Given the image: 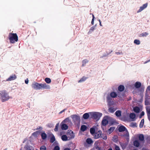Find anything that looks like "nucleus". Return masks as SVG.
Listing matches in <instances>:
<instances>
[{"label":"nucleus","mask_w":150,"mask_h":150,"mask_svg":"<svg viewBox=\"0 0 150 150\" xmlns=\"http://www.w3.org/2000/svg\"><path fill=\"white\" fill-rule=\"evenodd\" d=\"M61 128L62 130H66L68 129V125L64 123H62V122L61 123Z\"/></svg>","instance_id":"ddd939ff"},{"label":"nucleus","mask_w":150,"mask_h":150,"mask_svg":"<svg viewBox=\"0 0 150 150\" xmlns=\"http://www.w3.org/2000/svg\"><path fill=\"white\" fill-rule=\"evenodd\" d=\"M39 133V132L38 131H36L33 133L32 134V135L35 137H36L38 134Z\"/></svg>","instance_id":"ea45409f"},{"label":"nucleus","mask_w":150,"mask_h":150,"mask_svg":"<svg viewBox=\"0 0 150 150\" xmlns=\"http://www.w3.org/2000/svg\"><path fill=\"white\" fill-rule=\"evenodd\" d=\"M110 119V117L108 116L104 117L102 122V125L104 126H105L108 124Z\"/></svg>","instance_id":"6e6552de"},{"label":"nucleus","mask_w":150,"mask_h":150,"mask_svg":"<svg viewBox=\"0 0 150 150\" xmlns=\"http://www.w3.org/2000/svg\"><path fill=\"white\" fill-rule=\"evenodd\" d=\"M117 94L115 92H112L109 94L108 95L107 97V101L108 103H110L111 101L112 98H115L117 97Z\"/></svg>","instance_id":"20e7f679"},{"label":"nucleus","mask_w":150,"mask_h":150,"mask_svg":"<svg viewBox=\"0 0 150 150\" xmlns=\"http://www.w3.org/2000/svg\"><path fill=\"white\" fill-rule=\"evenodd\" d=\"M59 147L58 146H57L54 147V150H59Z\"/></svg>","instance_id":"de8ad7c7"},{"label":"nucleus","mask_w":150,"mask_h":150,"mask_svg":"<svg viewBox=\"0 0 150 150\" xmlns=\"http://www.w3.org/2000/svg\"><path fill=\"white\" fill-rule=\"evenodd\" d=\"M115 150H120V149L119 147L117 146H115Z\"/></svg>","instance_id":"603ef678"},{"label":"nucleus","mask_w":150,"mask_h":150,"mask_svg":"<svg viewBox=\"0 0 150 150\" xmlns=\"http://www.w3.org/2000/svg\"><path fill=\"white\" fill-rule=\"evenodd\" d=\"M117 117H120L121 115V112L120 110H117L115 113Z\"/></svg>","instance_id":"a878e982"},{"label":"nucleus","mask_w":150,"mask_h":150,"mask_svg":"<svg viewBox=\"0 0 150 150\" xmlns=\"http://www.w3.org/2000/svg\"><path fill=\"white\" fill-rule=\"evenodd\" d=\"M65 111V110H62V111H61V112H60L59 113V114H61L63 112H64Z\"/></svg>","instance_id":"13d9d810"},{"label":"nucleus","mask_w":150,"mask_h":150,"mask_svg":"<svg viewBox=\"0 0 150 150\" xmlns=\"http://www.w3.org/2000/svg\"><path fill=\"white\" fill-rule=\"evenodd\" d=\"M116 110V109L113 107H111L109 109V111L111 113H113Z\"/></svg>","instance_id":"393cba45"},{"label":"nucleus","mask_w":150,"mask_h":150,"mask_svg":"<svg viewBox=\"0 0 150 150\" xmlns=\"http://www.w3.org/2000/svg\"><path fill=\"white\" fill-rule=\"evenodd\" d=\"M115 129V127H110L108 129L107 132L108 134H110L113 132Z\"/></svg>","instance_id":"6ab92c4d"},{"label":"nucleus","mask_w":150,"mask_h":150,"mask_svg":"<svg viewBox=\"0 0 150 150\" xmlns=\"http://www.w3.org/2000/svg\"><path fill=\"white\" fill-rule=\"evenodd\" d=\"M98 21H99V25H100V26H103V25L101 24V22L100 20V19H99L98 20Z\"/></svg>","instance_id":"5fc2aeb1"},{"label":"nucleus","mask_w":150,"mask_h":150,"mask_svg":"<svg viewBox=\"0 0 150 150\" xmlns=\"http://www.w3.org/2000/svg\"><path fill=\"white\" fill-rule=\"evenodd\" d=\"M147 89L150 91V86H149L147 87Z\"/></svg>","instance_id":"680f3d73"},{"label":"nucleus","mask_w":150,"mask_h":150,"mask_svg":"<svg viewBox=\"0 0 150 150\" xmlns=\"http://www.w3.org/2000/svg\"><path fill=\"white\" fill-rule=\"evenodd\" d=\"M67 135L69 140L74 139L75 136L73 132L71 130H68V131Z\"/></svg>","instance_id":"0eeeda50"},{"label":"nucleus","mask_w":150,"mask_h":150,"mask_svg":"<svg viewBox=\"0 0 150 150\" xmlns=\"http://www.w3.org/2000/svg\"><path fill=\"white\" fill-rule=\"evenodd\" d=\"M139 140L141 141H143L144 140V136L142 134H140L139 136Z\"/></svg>","instance_id":"c9c22d12"},{"label":"nucleus","mask_w":150,"mask_h":150,"mask_svg":"<svg viewBox=\"0 0 150 150\" xmlns=\"http://www.w3.org/2000/svg\"><path fill=\"white\" fill-rule=\"evenodd\" d=\"M16 76L15 74H13L10 76L6 80L7 81H10L16 79Z\"/></svg>","instance_id":"f8f14e48"},{"label":"nucleus","mask_w":150,"mask_h":150,"mask_svg":"<svg viewBox=\"0 0 150 150\" xmlns=\"http://www.w3.org/2000/svg\"><path fill=\"white\" fill-rule=\"evenodd\" d=\"M96 26V25H95V26L91 27L88 32V34H90L94 30H95Z\"/></svg>","instance_id":"aec40b11"},{"label":"nucleus","mask_w":150,"mask_h":150,"mask_svg":"<svg viewBox=\"0 0 150 150\" xmlns=\"http://www.w3.org/2000/svg\"><path fill=\"white\" fill-rule=\"evenodd\" d=\"M9 38L11 43H13L18 40V37L16 33H9Z\"/></svg>","instance_id":"7ed1b4c3"},{"label":"nucleus","mask_w":150,"mask_h":150,"mask_svg":"<svg viewBox=\"0 0 150 150\" xmlns=\"http://www.w3.org/2000/svg\"><path fill=\"white\" fill-rule=\"evenodd\" d=\"M89 113H85L83 115V117L84 119H88L89 116Z\"/></svg>","instance_id":"412c9836"},{"label":"nucleus","mask_w":150,"mask_h":150,"mask_svg":"<svg viewBox=\"0 0 150 150\" xmlns=\"http://www.w3.org/2000/svg\"><path fill=\"white\" fill-rule=\"evenodd\" d=\"M130 126L134 127H137V124L136 123L132 122L130 124Z\"/></svg>","instance_id":"a19ab883"},{"label":"nucleus","mask_w":150,"mask_h":150,"mask_svg":"<svg viewBox=\"0 0 150 150\" xmlns=\"http://www.w3.org/2000/svg\"><path fill=\"white\" fill-rule=\"evenodd\" d=\"M136 115L134 113H131L129 115L130 118L132 119L133 121L134 120H135Z\"/></svg>","instance_id":"dca6fc26"},{"label":"nucleus","mask_w":150,"mask_h":150,"mask_svg":"<svg viewBox=\"0 0 150 150\" xmlns=\"http://www.w3.org/2000/svg\"><path fill=\"white\" fill-rule=\"evenodd\" d=\"M147 111L148 112V117L149 120L150 121V108L149 110H147Z\"/></svg>","instance_id":"37998d69"},{"label":"nucleus","mask_w":150,"mask_h":150,"mask_svg":"<svg viewBox=\"0 0 150 150\" xmlns=\"http://www.w3.org/2000/svg\"><path fill=\"white\" fill-rule=\"evenodd\" d=\"M41 89L43 88L45 89H50V86L47 84L46 83H41Z\"/></svg>","instance_id":"9b49d317"},{"label":"nucleus","mask_w":150,"mask_h":150,"mask_svg":"<svg viewBox=\"0 0 150 150\" xmlns=\"http://www.w3.org/2000/svg\"><path fill=\"white\" fill-rule=\"evenodd\" d=\"M116 137H117L116 136H114L113 138H114L116 139Z\"/></svg>","instance_id":"e2e57ef3"},{"label":"nucleus","mask_w":150,"mask_h":150,"mask_svg":"<svg viewBox=\"0 0 150 150\" xmlns=\"http://www.w3.org/2000/svg\"><path fill=\"white\" fill-rule=\"evenodd\" d=\"M115 54L117 55H120V54H122V53L121 52H115Z\"/></svg>","instance_id":"09e8293b"},{"label":"nucleus","mask_w":150,"mask_h":150,"mask_svg":"<svg viewBox=\"0 0 150 150\" xmlns=\"http://www.w3.org/2000/svg\"><path fill=\"white\" fill-rule=\"evenodd\" d=\"M94 19H92V20L91 21V23L93 25V24H94Z\"/></svg>","instance_id":"6e6d98bb"},{"label":"nucleus","mask_w":150,"mask_h":150,"mask_svg":"<svg viewBox=\"0 0 150 150\" xmlns=\"http://www.w3.org/2000/svg\"><path fill=\"white\" fill-rule=\"evenodd\" d=\"M126 128L124 126H122L119 127V131L120 132H122L125 131Z\"/></svg>","instance_id":"a211bd4d"},{"label":"nucleus","mask_w":150,"mask_h":150,"mask_svg":"<svg viewBox=\"0 0 150 150\" xmlns=\"http://www.w3.org/2000/svg\"><path fill=\"white\" fill-rule=\"evenodd\" d=\"M11 97L8 93L6 91H2L0 92V99L2 102H4L8 100Z\"/></svg>","instance_id":"f257e3e1"},{"label":"nucleus","mask_w":150,"mask_h":150,"mask_svg":"<svg viewBox=\"0 0 150 150\" xmlns=\"http://www.w3.org/2000/svg\"><path fill=\"white\" fill-rule=\"evenodd\" d=\"M41 83L37 82H34L32 84L31 86L35 90H40L41 89Z\"/></svg>","instance_id":"423d86ee"},{"label":"nucleus","mask_w":150,"mask_h":150,"mask_svg":"<svg viewBox=\"0 0 150 150\" xmlns=\"http://www.w3.org/2000/svg\"><path fill=\"white\" fill-rule=\"evenodd\" d=\"M29 142V141L28 140V139H27L26 138L24 139L23 143L28 144V143Z\"/></svg>","instance_id":"a18cd8bd"},{"label":"nucleus","mask_w":150,"mask_h":150,"mask_svg":"<svg viewBox=\"0 0 150 150\" xmlns=\"http://www.w3.org/2000/svg\"><path fill=\"white\" fill-rule=\"evenodd\" d=\"M64 150H70V149L68 148H66Z\"/></svg>","instance_id":"bf43d9fd"},{"label":"nucleus","mask_w":150,"mask_h":150,"mask_svg":"<svg viewBox=\"0 0 150 150\" xmlns=\"http://www.w3.org/2000/svg\"><path fill=\"white\" fill-rule=\"evenodd\" d=\"M108 150H112V149H109Z\"/></svg>","instance_id":"0e129e2a"},{"label":"nucleus","mask_w":150,"mask_h":150,"mask_svg":"<svg viewBox=\"0 0 150 150\" xmlns=\"http://www.w3.org/2000/svg\"><path fill=\"white\" fill-rule=\"evenodd\" d=\"M133 110L136 113H138L140 111V109L138 107H134L133 108Z\"/></svg>","instance_id":"b1692460"},{"label":"nucleus","mask_w":150,"mask_h":150,"mask_svg":"<svg viewBox=\"0 0 150 150\" xmlns=\"http://www.w3.org/2000/svg\"><path fill=\"white\" fill-rule=\"evenodd\" d=\"M45 81L47 83H50L51 82V79L48 78H46L45 79Z\"/></svg>","instance_id":"f704fd0d"},{"label":"nucleus","mask_w":150,"mask_h":150,"mask_svg":"<svg viewBox=\"0 0 150 150\" xmlns=\"http://www.w3.org/2000/svg\"><path fill=\"white\" fill-rule=\"evenodd\" d=\"M46 147L44 146H41L40 149V150H46Z\"/></svg>","instance_id":"c03bdc74"},{"label":"nucleus","mask_w":150,"mask_h":150,"mask_svg":"<svg viewBox=\"0 0 150 150\" xmlns=\"http://www.w3.org/2000/svg\"><path fill=\"white\" fill-rule=\"evenodd\" d=\"M87 79V78L83 76L82 78H81L78 81L79 83H81L85 81Z\"/></svg>","instance_id":"473e14b6"},{"label":"nucleus","mask_w":150,"mask_h":150,"mask_svg":"<svg viewBox=\"0 0 150 150\" xmlns=\"http://www.w3.org/2000/svg\"><path fill=\"white\" fill-rule=\"evenodd\" d=\"M149 35V33L147 32H144L141 34L139 35L140 37H146Z\"/></svg>","instance_id":"4be33fe9"},{"label":"nucleus","mask_w":150,"mask_h":150,"mask_svg":"<svg viewBox=\"0 0 150 150\" xmlns=\"http://www.w3.org/2000/svg\"><path fill=\"white\" fill-rule=\"evenodd\" d=\"M55 141V138L54 136L52 135V136L50 138V142L52 143Z\"/></svg>","instance_id":"58836bf2"},{"label":"nucleus","mask_w":150,"mask_h":150,"mask_svg":"<svg viewBox=\"0 0 150 150\" xmlns=\"http://www.w3.org/2000/svg\"><path fill=\"white\" fill-rule=\"evenodd\" d=\"M92 17H93L92 19H94L95 17H94V15H93V14H92Z\"/></svg>","instance_id":"052dcab7"},{"label":"nucleus","mask_w":150,"mask_h":150,"mask_svg":"<svg viewBox=\"0 0 150 150\" xmlns=\"http://www.w3.org/2000/svg\"><path fill=\"white\" fill-rule=\"evenodd\" d=\"M88 62V60L86 59H85L82 61V66H84Z\"/></svg>","instance_id":"2f4dec72"},{"label":"nucleus","mask_w":150,"mask_h":150,"mask_svg":"<svg viewBox=\"0 0 150 150\" xmlns=\"http://www.w3.org/2000/svg\"><path fill=\"white\" fill-rule=\"evenodd\" d=\"M101 131L99 130L97 133H95L94 137L95 138L98 139L100 137L101 135Z\"/></svg>","instance_id":"4468645a"},{"label":"nucleus","mask_w":150,"mask_h":150,"mask_svg":"<svg viewBox=\"0 0 150 150\" xmlns=\"http://www.w3.org/2000/svg\"><path fill=\"white\" fill-rule=\"evenodd\" d=\"M41 136L42 139H45L47 138L46 134L45 132L42 133L41 134Z\"/></svg>","instance_id":"c756f323"},{"label":"nucleus","mask_w":150,"mask_h":150,"mask_svg":"<svg viewBox=\"0 0 150 150\" xmlns=\"http://www.w3.org/2000/svg\"><path fill=\"white\" fill-rule=\"evenodd\" d=\"M20 150H22V148H21L20 149Z\"/></svg>","instance_id":"69168bd1"},{"label":"nucleus","mask_w":150,"mask_h":150,"mask_svg":"<svg viewBox=\"0 0 150 150\" xmlns=\"http://www.w3.org/2000/svg\"><path fill=\"white\" fill-rule=\"evenodd\" d=\"M134 43L137 45H139L140 44V41L139 40L135 39L134 41Z\"/></svg>","instance_id":"cd10ccee"},{"label":"nucleus","mask_w":150,"mask_h":150,"mask_svg":"<svg viewBox=\"0 0 150 150\" xmlns=\"http://www.w3.org/2000/svg\"><path fill=\"white\" fill-rule=\"evenodd\" d=\"M37 130L40 129V130H42V127L40 126L38 127L36 129Z\"/></svg>","instance_id":"3c124183"},{"label":"nucleus","mask_w":150,"mask_h":150,"mask_svg":"<svg viewBox=\"0 0 150 150\" xmlns=\"http://www.w3.org/2000/svg\"><path fill=\"white\" fill-rule=\"evenodd\" d=\"M59 126V123H57L55 126V128L54 130L55 131H57L58 129V128Z\"/></svg>","instance_id":"79ce46f5"},{"label":"nucleus","mask_w":150,"mask_h":150,"mask_svg":"<svg viewBox=\"0 0 150 150\" xmlns=\"http://www.w3.org/2000/svg\"><path fill=\"white\" fill-rule=\"evenodd\" d=\"M86 142L88 144H91L93 143V141L91 138H88L86 140Z\"/></svg>","instance_id":"72a5a7b5"},{"label":"nucleus","mask_w":150,"mask_h":150,"mask_svg":"<svg viewBox=\"0 0 150 150\" xmlns=\"http://www.w3.org/2000/svg\"><path fill=\"white\" fill-rule=\"evenodd\" d=\"M150 62V59L148 60H147L146 62H144V64H146L149 62Z\"/></svg>","instance_id":"4d7b16f0"},{"label":"nucleus","mask_w":150,"mask_h":150,"mask_svg":"<svg viewBox=\"0 0 150 150\" xmlns=\"http://www.w3.org/2000/svg\"><path fill=\"white\" fill-rule=\"evenodd\" d=\"M101 137L104 140H106L107 138V136L106 135H102Z\"/></svg>","instance_id":"49530a36"},{"label":"nucleus","mask_w":150,"mask_h":150,"mask_svg":"<svg viewBox=\"0 0 150 150\" xmlns=\"http://www.w3.org/2000/svg\"><path fill=\"white\" fill-rule=\"evenodd\" d=\"M125 87L123 85H120L118 87V89L120 91H123Z\"/></svg>","instance_id":"5701e85b"},{"label":"nucleus","mask_w":150,"mask_h":150,"mask_svg":"<svg viewBox=\"0 0 150 150\" xmlns=\"http://www.w3.org/2000/svg\"><path fill=\"white\" fill-rule=\"evenodd\" d=\"M87 127L85 125H82L81 126V130L83 131H85Z\"/></svg>","instance_id":"bb28decb"},{"label":"nucleus","mask_w":150,"mask_h":150,"mask_svg":"<svg viewBox=\"0 0 150 150\" xmlns=\"http://www.w3.org/2000/svg\"><path fill=\"white\" fill-rule=\"evenodd\" d=\"M90 132L92 134H95V129L94 128H91L90 129Z\"/></svg>","instance_id":"4c0bfd02"},{"label":"nucleus","mask_w":150,"mask_h":150,"mask_svg":"<svg viewBox=\"0 0 150 150\" xmlns=\"http://www.w3.org/2000/svg\"><path fill=\"white\" fill-rule=\"evenodd\" d=\"M32 148V147L31 146L28 145H26L24 147L25 150H31Z\"/></svg>","instance_id":"7c9ffc66"},{"label":"nucleus","mask_w":150,"mask_h":150,"mask_svg":"<svg viewBox=\"0 0 150 150\" xmlns=\"http://www.w3.org/2000/svg\"><path fill=\"white\" fill-rule=\"evenodd\" d=\"M134 146L138 147L139 145V143L138 141L135 140L134 142Z\"/></svg>","instance_id":"c85d7f7f"},{"label":"nucleus","mask_w":150,"mask_h":150,"mask_svg":"<svg viewBox=\"0 0 150 150\" xmlns=\"http://www.w3.org/2000/svg\"><path fill=\"white\" fill-rule=\"evenodd\" d=\"M62 123H64L66 124L67 125H70L72 124V122L71 120L69 119V117H67L63 120L62 121Z\"/></svg>","instance_id":"9d476101"},{"label":"nucleus","mask_w":150,"mask_h":150,"mask_svg":"<svg viewBox=\"0 0 150 150\" xmlns=\"http://www.w3.org/2000/svg\"><path fill=\"white\" fill-rule=\"evenodd\" d=\"M61 139L62 141H64L69 140V138L66 135H62L61 137Z\"/></svg>","instance_id":"2eb2a0df"},{"label":"nucleus","mask_w":150,"mask_h":150,"mask_svg":"<svg viewBox=\"0 0 150 150\" xmlns=\"http://www.w3.org/2000/svg\"><path fill=\"white\" fill-rule=\"evenodd\" d=\"M144 115V112L143 111H142V112L141 113V114H140V116H139L140 118H141Z\"/></svg>","instance_id":"8fccbe9b"},{"label":"nucleus","mask_w":150,"mask_h":150,"mask_svg":"<svg viewBox=\"0 0 150 150\" xmlns=\"http://www.w3.org/2000/svg\"><path fill=\"white\" fill-rule=\"evenodd\" d=\"M92 118L97 120H98L102 116V114L98 112H89Z\"/></svg>","instance_id":"f03ea898"},{"label":"nucleus","mask_w":150,"mask_h":150,"mask_svg":"<svg viewBox=\"0 0 150 150\" xmlns=\"http://www.w3.org/2000/svg\"><path fill=\"white\" fill-rule=\"evenodd\" d=\"M148 6V3H146L144 4H143L142 6L140 7L139 9L137 11V13H139L141 11H142L144 9L146 8Z\"/></svg>","instance_id":"1a4fd4ad"},{"label":"nucleus","mask_w":150,"mask_h":150,"mask_svg":"<svg viewBox=\"0 0 150 150\" xmlns=\"http://www.w3.org/2000/svg\"><path fill=\"white\" fill-rule=\"evenodd\" d=\"M25 83L26 84H28V79H27L25 80Z\"/></svg>","instance_id":"864d4df0"},{"label":"nucleus","mask_w":150,"mask_h":150,"mask_svg":"<svg viewBox=\"0 0 150 150\" xmlns=\"http://www.w3.org/2000/svg\"><path fill=\"white\" fill-rule=\"evenodd\" d=\"M141 86V83L140 82H138V81H137V82H136V83L134 84V87L136 88H139V87H140Z\"/></svg>","instance_id":"f3484780"},{"label":"nucleus","mask_w":150,"mask_h":150,"mask_svg":"<svg viewBox=\"0 0 150 150\" xmlns=\"http://www.w3.org/2000/svg\"><path fill=\"white\" fill-rule=\"evenodd\" d=\"M72 119V120L75 124L80 122V117L79 115H73L70 116Z\"/></svg>","instance_id":"39448f33"},{"label":"nucleus","mask_w":150,"mask_h":150,"mask_svg":"<svg viewBox=\"0 0 150 150\" xmlns=\"http://www.w3.org/2000/svg\"><path fill=\"white\" fill-rule=\"evenodd\" d=\"M144 119H143L141 120V122L140 125H139V127H140L142 128L143 127L144 124Z\"/></svg>","instance_id":"e433bc0d"}]
</instances>
